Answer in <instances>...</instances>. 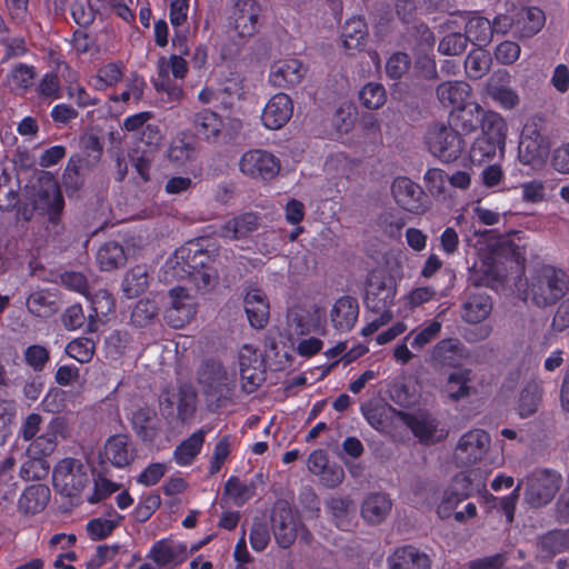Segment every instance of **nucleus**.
Listing matches in <instances>:
<instances>
[{"instance_id": "59", "label": "nucleus", "mask_w": 569, "mask_h": 569, "mask_svg": "<svg viewBox=\"0 0 569 569\" xmlns=\"http://www.w3.org/2000/svg\"><path fill=\"white\" fill-rule=\"evenodd\" d=\"M253 483H243L236 476H231L224 483V491L237 505H243L254 495Z\"/></svg>"}, {"instance_id": "62", "label": "nucleus", "mask_w": 569, "mask_h": 569, "mask_svg": "<svg viewBox=\"0 0 569 569\" xmlns=\"http://www.w3.org/2000/svg\"><path fill=\"white\" fill-rule=\"evenodd\" d=\"M160 506V495L157 492L149 493L148 496L141 498V500L134 507L132 517L137 522L143 523L152 517V515L159 509Z\"/></svg>"}, {"instance_id": "7", "label": "nucleus", "mask_w": 569, "mask_h": 569, "mask_svg": "<svg viewBox=\"0 0 569 569\" xmlns=\"http://www.w3.org/2000/svg\"><path fill=\"white\" fill-rule=\"evenodd\" d=\"M239 169L252 179L269 181L278 176L281 164L273 153L262 149H251L241 156Z\"/></svg>"}, {"instance_id": "27", "label": "nucleus", "mask_w": 569, "mask_h": 569, "mask_svg": "<svg viewBox=\"0 0 569 569\" xmlns=\"http://www.w3.org/2000/svg\"><path fill=\"white\" fill-rule=\"evenodd\" d=\"M131 422L137 436L144 442L154 441L160 432V420L151 408H139L133 412Z\"/></svg>"}, {"instance_id": "11", "label": "nucleus", "mask_w": 569, "mask_h": 569, "mask_svg": "<svg viewBox=\"0 0 569 569\" xmlns=\"http://www.w3.org/2000/svg\"><path fill=\"white\" fill-rule=\"evenodd\" d=\"M307 71L308 68L297 58L280 59L271 64L269 82L274 88L291 89L301 83Z\"/></svg>"}, {"instance_id": "14", "label": "nucleus", "mask_w": 569, "mask_h": 569, "mask_svg": "<svg viewBox=\"0 0 569 569\" xmlns=\"http://www.w3.org/2000/svg\"><path fill=\"white\" fill-rule=\"evenodd\" d=\"M293 102L291 98L282 92L270 98L262 110L261 121L267 129L278 130L282 128L292 117Z\"/></svg>"}, {"instance_id": "64", "label": "nucleus", "mask_w": 569, "mask_h": 569, "mask_svg": "<svg viewBox=\"0 0 569 569\" xmlns=\"http://www.w3.org/2000/svg\"><path fill=\"white\" fill-rule=\"evenodd\" d=\"M411 67V58L402 51L393 52L386 62V73L393 80L401 79Z\"/></svg>"}, {"instance_id": "13", "label": "nucleus", "mask_w": 569, "mask_h": 569, "mask_svg": "<svg viewBox=\"0 0 569 569\" xmlns=\"http://www.w3.org/2000/svg\"><path fill=\"white\" fill-rule=\"evenodd\" d=\"M260 12L257 0H236L231 20L239 37H251L257 32Z\"/></svg>"}, {"instance_id": "40", "label": "nucleus", "mask_w": 569, "mask_h": 569, "mask_svg": "<svg viewBox=\"0 0 569 569\" xmlns=\"http://www.w3.org/2000/svg\"><path fill=\"white\" fill-rule=\"evenodd\" d=\"M108 515L110 517L109 519L99 517L90 519L87 522L86 530L92 541H100L111 536L113 530L120 526L124 518L113 509H111Z\"/></svg>"}, {"instance_id": "31", "label": "nucleus", "mask_w": 569, "mask_h": 569, "mask_svg": "<svg viewBox=\"0 0 569 569\" xmlns=\"http://www.w3.org/2000/svg\"><path fill=\"white\" fill-rule=\"evenodd\" d=\"M391 500L381 492L370 493L361 505V516L369 523H380L389 515Z\"/></svg>"}, {"instance_id": "34", "label": "nucleus", "mask_w": 569, "mask_h": 569, "mask_svg": "<svg viewBox=\"0 0 569 569\" xmlns=\"http://www.w3.org/2000/svg\"><path fill=\"white\" fill-rule=\"evenodd\" d=\"M368 24L365 18L358 16L346 21L342 27L341 38L346 50H360L368 38Z\"/></svg>"}, {"instance_id": "56", "label": "nucleus", "mask_w": 569, "mask_h": 569, "mask_svg": "<svg viewBox=\"0 0 569 569\" xmlns=\"http://www.w3.org/2000/svg\"><path fill=\"white\" fill-rule=\"evenodd\" d=\"M50 471V463L47 458L27 457L20 469V476L24 480H42Z\"/></svg>"}, {"instance_id": "22", "label": "nucleus", "mask_w": 569, "mask_h": 569, "mask_svg": "<svg viewBox=\"0 0 569 569\" xmlns=\"http://www.w3.org/2000/svg\"><path fill=\"white\" fill-rule=\"evenodd\" d=\"M436 94L443 107L455 109L471 101L472 90L466 81H445L438 84Z\"/></svg>"}, {"instance_id": "51", "label": "nucleus", "mask_w": 569, "mask_h": 569, "mask_svg": "<svg viewBox=\"0 0 569 569\" xmlns=\"http://www.w3.org/2000/svg\"><path fill=\"white\" fill-rule=\"evenodd\" d=\"M359 101L368 110L381 108L387 100L385 87L379 82H368L359 91Z\"/></svg>"}, {"instance_id": "8", "label": "nucleus", "mask_w": 569, "mask_h": 569, "mask_svg": "<svg viewBox=\"0 0 569 569\" xmlns=\"http://www.w3.org/2000/svg\"><path fill=\"white\" fill-rule=\"evenodd\" d=\"M396 287L386 281L381 272H369L366 280L365 305L370 311H391L396 297Z\"/></svg>"}, {"instance_id": "28", "label": "nucleus", "mask_w": 569, "mask_h": 569, "mask_svg": "<svg viewBox=\"0 0 569 569\" xmlns=\"http://www.w3.org/2000/svg\"><path fill=\"white\" fill-rule=\"evenodd\" d=\"M259 226V217L252 212H244L226 221L220 228V236L230 240L248 237Z\"/></svg>"}, {"instance_id": "18", "label": "nucleus", "mask_w": 569, "mask_h": 569, "mask_svg": "<svg viewBox=\"0 0 569 569\" xmlns=\"http://www.w3.org/2000/svg\"><path fill=\"white\" fill-rule=\"evenodd\" d=\"M329 316L335 330L339 332L351 331L359 317L358 300L351 296L338 298L332 305Z\"/></svg>"}, {"instance_id": "9", "label": "nucleus", "mask_w": 569, "mask_h": 569, "mask_svg": "<svg viewBox=\"0 0 569 569\" xmlns=\"http://www.w3.org/2000/svg\"><path fill=\"white\" fill-rule=\"evenodd\" d=\"M239 370L242 388L251 393L266 379L264 360L250 345H243L239 351Z\"/></svg>"}, {"instance_id": "41", "label": "nucleus", "mask_w": 569, "mask_h": 569, "mask_svg": "<svg viewBox=\"0 0 569 569\" xmlns=\"http://www.w3.org/2000/svg\"><path fill=\"white\" fill-rule=\"evenodd\" d=\"M479 128L481 129L480 136L491 138L506 146L508 127L500 113L492 110H485Z\"/></svg>"}, {"instance_id": "5", "label": "nucleus", "mask_w": 569, "mask_h": 569, "mask_svg": "<svg viewBox=\"0 0 569 569\" xmlns=\"http://www.w3.org/2000/svg\"><path fill=\"white\" fill-rule=\"evenodd\" d=\"M561 475L551 469H538L527 476L525 501L531 508L547 506L559 491Z\"/></svg>"}, {"instance_id": "1", "label": "nucleus", "mask_w": 569, "mask_h": 569, "mask_svg": "<svg viewBox=\"0 0 569 569\" xmlns=\"http://www.w3.org/2000/svg\"><path fill=\"white\" fill-rule=\"evenodd\" d=\"M221 249L210 239H196L174 251L176 263L187 272L199 290L213 287L219 278Z\"/></svg>"}, {"instance_id": "26", "label": "nucleus", "mask_w": 569, "mask_h": 569, "mask_svg": "<svg viewBox=\"0 0 569 569\" xmlns=\"http://www.w3.org/2000/svg\"><path fill=\"white\" fill-rule=\"evenodd\" d=\"M244 310L251 327L262 329L269 319V302L260 289L247 292L244 297Z\"/></svg>"}, {"instance_id": "32", "label": "nucleus", "mask_w": 569, "mask_h": 569, "mask_svg": "<svg viewBox=\"0 0 569 569\" xmlns=\"http://www.w3.org/2000/svg\"><path fill=\"white\" fill-rule=\"evenodd\" d=\"M186 547L180 543H173L168 538H162L152 543L147 555L158 568L168 567L177 563V558L184 552Z\"/></svg>"}, {"instance_id": "19", "label": "nucleus", "mask_w": 569, "mask_h": 569, "mask_svg": "<svg viewBox=\"0 0 569 569\" xmlns=\"http://www.w3.org/2000/svg\"><path fill=\"white\" fill-rule=\"evenodd\" d=\"M103 458L113 467L123 469L134 460L136 450L127 435H113L108 438L104 445Z\"/></svg>"}, {"instance_id": "52", "label": "nucleus", "mask_w": 569, "mask_h": 569, "mask_svg": "<svg viewBox=\"0 0 569 569\" xmlns=\"http://www.w3.org/2000/svg\"><path fill=\"white\" fill-rule=\"evenodd\" d=\"M27 308L36 317L47 318L56 312V303L46 290H37L29 295Z\"/></svg>"}, {"instance_id": "35", "label": "nucleus", "mask_w": 569, "mask_h": 569, "mask_svg": "<svg viewBox=\"0 0 569 569\" xmlns=\"http://www.w3.org/2000/svg\"><path fill=\"white\" fill-rule=\"evenodd\" d=\"M471 369L460 368L449 373L446 385L445 392L448 398L452 401H459L470 396L471 387Z\"/></svg>"}, {"instance_id": "16", "label": "nucleus", "mask_w": 569, "mask_h": 569, "mask_svg": "<svg viewBox=\"0 0 569 569\" xmlns=\"http://www.w3.org/2000/svg\"><path fill=\"white\" fill-rule=\"evenodd\" d=\"M298 519L289 507H279L273 510L271 526L274 540L280 548H289L298 535Z\"/></svg>"}, {"instance_id": "29", "label": "nucleus", "mask_w": 569, "mask_h": 569, "mask_svg": "<svg viewBox=\"0 0 569 569\" xmlns=\"http://www.w3.org/2000/svg\"><path fill=\"white\" fill-rule=\"evenodd\" d=\"M546 17L541 9L528 7L521 9L515 19V32L520 38H531L545 26Z\"/></svg>"}, {"instance_id": "44", "label": "nucleus", "mask_w": 569, "mask_h": 569, "mask_svg": "<svg viewBox=\"0 0 569 569\" xmlns=\"http://www.w3.org/2000/svg\"><path fill=\"white\" fill-rule=\"evenodd\" d=\"M102 0H73L70 4V14L81 28H88L96 19Z\"/></svg>"}, {"instance_id": "23", "label": "nucleus", "mask_w": 569, "mask_h": 569, "mask_svg": "<svg viewBox=\"0 0 569 569\" xmlns=\"http://www.w3.org/2000/svg\"><path fill=\"white\" fill-rule=\"evenodd\" d=\"M174 47H179L180 54H171L169 58L160 57L158 60V78H169V73L176 79H183L188 73V63L182 54H189L186 38L177 37L172 40Z\"/></svg>"}, {"instance_id": "30", "label": "nucleus", "mask_w": 569, "mask_h": 569, "mask_svg": "<svg viewBox=\"0 0 569 569\" xmlns=\"http://www.w3.org/2000/svg\"><path fill=\"white\" fill-rule=\"evenodd\" d=\"M492 310L490 296L485 292L468 296L461 307V318L469 323H479L486 320Z\"/></svg>"}, {"instance_id": "55", "label": "nucleus", "mask_w": 569, "mask_h": 569, "mask_svg": "<svg viewBox=\"0 0 569 569\" xmlns=\"http://www.w3.org/2000/svg\"><path fill=\"white\" fill-rule=\"evenodd\" d=\"M148 288V274L141 267L131 269L123 278L122 289L127 297H138Z\"/></svg>"}, {"instance_id": "6", "label": "nucleus", "mask_w": 569, "mask_h": 569, "mask_svg": "<svg viewBox=\"0 0 569 569\" xmlns=\"http://www.w3.org/2000/svg\"><path fill=\"white\" fill-rule=\"evenodd\" d=\"M396 203L403 210L422 214L430 208V200L422 187L408 177H397L391 183Z\"/></svg>"}, {"instance_id": "4", "label": "nucleus", "mask_w": 569, "mask_h": 569, "mask_svg": "<svg viewBox=\"0 0 569 569\" xmlns=\"http://www.w3.org/2000/svg\"><path fill=\"white\" fill-rule=\"evenodd\" d=\"M91 468L76 458H63L52 472L54 488L67 497L78 496L90 482Z\"/></svg>"}, {"instance_id": "42", "label": "nucleus", "mask_w": 569, "mask_h": 569, "mask_svg": "<svg viewBox=\"0 0 569 569\" xmlns=\"http://www.w3.org/2000/svg\"><path fill=\"white\" fill-rule=\"evenodd\" d=\"M491 61L490 53L483 47L471 50L465 59L467 77L472 80L481 79L489 72Z\"/></svg>"}, {"instance_id": "43", "label": "nucleus", "mask_w": 569, "mask_h": 569, "mask_svg": "<svg viewBox=\"0 0 569 569\" xmlns=\"http://www.w3.org/2000/svg\"><path fill=\"white\" fill-rule=\"evenodd\" d=\"M351 501L346 498H331L327 502L329 512L338 529L350 531L355 526V513L350 510Z\"/></svg>"}, {"instance_id": "25", "label": "nucleus", "mask_w": 569, "mask_h": 569, "mask_svg": "<svg viewBox=\"0 0 569 569\" xmlns=\"http://www.w3.org/2000/svg\"><path fill=\"white\" fill-rule=\"evenodd\" d=\"M196 136L208 142H216L223 129L221 116L209 109L196 112L192 118Z\"/></svg>"}, {"instance_id": "48", "label": "nucleus", "mask_w": 569, "mask_h": 569, "mask_svg": "<svg viewBox=\"0 0 569 569\" xmlns=\"http://www.w3.org/2000/svg\"><path fill=\"white\" fill-rule=\"evenodd\" d=\"M124 74L122 62H109L100 67L93 78L96 90L103 91L109 87H114L120 82Z\"/></svg>"}, {"instance_id": "50", "label": "nucleus", "mask_w": 569, "mask_h": 569, "mask_svg": "<svg viewBox=\"0 0 569 569\" xmlns=\"http://www.w3.org/2000/svg\"><path fill=\"white\" fill-rule=\"evenodd\" d=\"M539 546L542 552L548 556H556L569 550V542L566 530L552 529L543 533L539 539Z\"/></svg>"}, {"instance_id": "46", "label": "nucleus", "mask_w": 569, "mask_h": 569, "mask_svg": "<svg viewBox=\"0 0 569 569\" xmlns=\"http://www.w3.org/2000/svg\"><path fill=\"white\" fill-rule=\"evenodd\" d=\"M463 345L457 338H447L437 342L433 357L443 365L455 366L463 356Z\"/></svg>"}, {"instance_id": "49", "label": "nucleus", "mask_w": 569, "mask_h": 569, "mask_svg": "<svg viewBox=\"0 0 569 569\" xmlns=\"http://www.w3.org/2000/svg\"><path fill=\"white\" fill-rule=\"evenodd\" d=\"M90 305L93 313L89 315V329L93 330L94 318L108 317L114 311L116 301L108 290L101 289L90 298Z\"/></svg>"}, {"instance_id": "17", "label": "nucleus", "mask_w": 569, "mask_h": 569, "mask_svg": "<svg viewBox=\"0 0 569 569\" xmlns=\"http://www.w3.org/2000/svg\"><path fill=\"white\" fill-rule=\"evenodd\" d=\"M485 110L476 101L451 109L448 117L449 124L461 134L476 132L480 124Z\"/></svg>"}, {"instance_id": "21", "label": "nucleus", "mask_w": 569, "mask_h": 569, "mask_svg": "<svg viewBox=\"0 0 569 569\" xmlns=\"http://www.w3.org/2000/svg\"><path fill=\"white\" fill-rule=\"evenodd\" d=\"M51 497L48 486L34 483L27 486L18 500V510L24 516H33L47 507Z\"/></svg>"}, {"instance_id": "33", "label": "nucleus", "mask_w": 569, "mask_h": 569, "mask_svg": "<svg viewBox=\"0 0 569 569\" xmlns=\"http://www.w3.org/2000/svg\"><path fill=\"white\" fill-rule=\"evenodd\" d=\"M206 430L199 429L182 440L173 451V459L178 466L187 467L192 465L201 452L204 443Z\"/></svg>"}, {"instance_id": "57", "label": "nucleus", "mask_w": 569, "mask_h": 569, "mask_svg": "<svg viewBox=\"0 0 569 569\" xmlns=\"http://www.w3.org/2000/svg\"><path fill=\"white\" fill-rule=\"evenodd\" d=\"M39 98L44 100H58L61 94V82L57 72H46L36 87Z\"/></svg>"}, {"instance_id": "36", "label": "nucleus", "mask_w": 569, "mask_h": 569, "mask_svg": "<svg viewBox=\"0 0 569 569\" xmlns=\"http://www.w3.org/2000/svg\"><path fill=\"white\" fill-rule=\"evenodd\" d=\"M401 421L411 430L413 436L422 443H428L433 438L438 429L436 419L428 417H418L413 413L399 411Z\"/></svg>"}, {"instance_id": "38", "label": "nucleus", "mask_w": 569, "mask_h": 569, "mask_svg": "<svg viewBox=\"0 0 569 569\" xmlns=\"http://www.w3.org/2000/svg\"><path fill=\"white\" fill-rule=\"evenodd\" d=\"M542 393L541 383L538 381H530L522 388L517 408L520 418L531 417L538 411Z\"/></svg>"}, {"instance_id": "24", "label": "nucleus", "mask_w": 569, "mask_h": 569, "mask_svg": "<svg viewBox=\"0 0 569 569\" xmlns=\"http://www.w3.org/2000/svg\"><path fill=\"white\" fill-rule=\"evenodd\" d=\"M389 569H430L431 560L425 552L413 546L397 548L388 557Z\"/></svg>"}, {"instance_id": "61", "label": "nucleus", "mask_w": 569, "mask_h": 569, "mask_svg": "<svg viewBox=\"0 0 569 569\" xmlns=\"http://www.w3.org/2000/svg\"><path fill=\"white\" fill-rule=\"evenodd\" d=\"M197 152L192 143L184 139H176L168 149V158L171 162L182 166L196 158Z\"/></svg>"}, {"instance_id": "54", "label": "nucleus", "mask_w": 569, "mask_h": 569, "mask_svg": "<svg viewBox=\"0 0 569 569\" xmlns=\"http://www.w3.org/2000/svg\"><path fill=\"white\" fill-rule=\"evenodd\" d=\"M36 76V68L32 64L19 62L11 69L9 79L16 89L27 93L32 88Z\"/></svg>"}, {"instance_id": "39", "label": "nucleus", "mask_w": 569, "mask_h": 569, "mask_svg": "<svg viewBox=\"0 0 569 569\" xmlns=\"http://www.w3.org/2000/svg\"><path fill=\"white\" fill-rule=\"evenodd\" d=\"M97 262L103 271L118 269L127 262V256L121 244L116 241H108L97 252Z\"/></svg>"}, {"instance_id": "37", "label": "nucleus", "mask_w": 569, "mask_h": 569, "mask_svg": "<svg viewBox=\"0 0 569 569\" xmlns=\"http://www.w3.org/2000/svg\"><path fill=\"white\" fill-rule=\"evenodd\" d=\"M492 28L488 18L475 13L466 22L465 34L476 47H485L492 39Z\"/></svg>"}, {"instance_id": "15", "label": "nucleus", "mask_w": 569, "mask_h": 569, "mask_svg": "<svg viewBox=\"0 0 569 569\" xmlns=\"http://www.w3.org/2000/svg\"><path fill=\"white\" fill-rule=\"evenodd\" d=\"M66 423L61 418H53L46 427V430L38 437L30 440L26 450L27 457H42L48 458L51 456L57 446L58 437L63 436Z\"/></svg>"}, {"instance_id": "58", "label": "nucleus", "mask_w": 569, "mask_h": 569, "mask_svg": "<svg viewBox=\"0 0 569 569\" xmlns=\"http://www.w3.org/2000/svg\"><path fill=\"white\" fill-rule=\"evenodd\" d=\"M92 477L94 488L91 496L88 497V502L91 505L99 503L120 488V483L108 479L102 472L94 473L92 471Z\"/></svg>"}, {"instance_id": "10", "label": "nucleus", "mask_w": 569, "mask_h": 569, "mask_svg": "<svg viewBox=\"0 0 569 569\" xmlns=\"http://www.w3.org/2000/svg\"><path fill=\"white\" fill-rule=\"evenodd\" d=\"M169 297L171 299V306L166 311V321L172 328H182L194 318L197 305L188 290L183 287L170 289Z\"/></svg>"}, {"instance_id": "53", "label": "nucleus", "mask_w": 569, "mask_h": 569, "mask_svg": "<svg viewBox=\"0 0 569 569\" xmlns=\"http://www.w3.org/2000/svg\"><path fill=\"white\" fill-rule=\"evenodd\" d=\"M357 108L351 102L341 103L335 111L331 123L337 133H348L357 120Z\"/></svg>"}, {"instance_id": "63", "label": "nucleus", "mask_w": 569, "mask_h": 569, "mask_svg": "<svg viewBox=\"0 0 569 569\" xmlns=\"http://www.w3.org/2000/svg\"><path fill=\"white\" fill-rule=\"evenodd\" d=\"M423 182L429 194L439 198L446 193L448 176L442 169L429 168L423 174Z\"/></svg>"}, {"instance_id": "45", "label": "nucleus", "mask_w": 569, "mask_h": 569, "mask_svg": "<svg viewBox=\"0 0 569 569\" xmlns=\"http://www.w3.org/2000/svg\"><path fill=\"white\" fill-rule=\"evenodd\" d=\"M198 396L191 385H181L177 392V418L182 422L189 421L197 409Z\"/></svg>"}, {"instance_id": "2", "label": "nucleus", "mask_w": 569, "mask_h": 569, "mask_svg": "<svg viewBox=\"0 0 569 569\" xmlns=\"http://www.w3.org/2000/svg\"><path fill=\"white\" fill-rule=\"evenodd\" d=\"M569 291V273L553 264L537 268L528 282L527 293L533 305L547 307L556 305Z\"/></svg>"}, {"instance_id": "20", "label": "nucleus", "mask_w": 569, "mask_h": 569, "mask_svg": "<svg viewBox=\"0 0 569 569\" xmlns=\"http://www.w3.org/2000/svg\"><path fill=\"white\" fill-rule=\"evenodd\" d=\"M530 129H522L519 142V160L523 164L537 166L547 157L550 148L549 139L546 136H529Z\"/></svg>"}, {"instance_id": "47", "label": "nucleus", "mask_w": 569, "mask_h": 569, "mask_svg": "<svg viewBox=\"0 0 569 569\" xmlns=\"http://www.w3.org/2000/svg\"><path fill=\"white\" fill-rule=\"evenodd\" d=\"M498 150L503 151L505 144L479 134L471 144L469 157L471 162L480 164L493 159Z\"/></svg>"}, {"instance_id": "60", "label": "nucleus", "mask_w": 569, "mask_h": 569, "mask_svg": "<svg viewBox=\"0 0 569 569\" xmlns=\"http://www.w3.org/2000/svg\"><path fill=\"white\" fill-rule=\"evenodd\" d=\"M94 342L90 338H79L70 341L66 347L69 357L80 363L89 362L94 355Z\"/></svg>"}, {"instance_id": "12", "label": "nucleus", "mask_w": 569, "mask_h": 569, "mask_svg": "<svg viewBox=\"0 0 569 569\" xmlns=\"http://www.w3.org/2000/svg\"><path fill=\"white\" fill-rule=\"evenodd\" d=\"M490 445V436L482 429H472L463 433L456 447V457L465 466L480 461Z\"/></svg>"}, {"instance_id": "3", "label": "nucleus", "mask_w": 569, "mask_h": 569, "mask_svg": "<svg viewBox=\"0 0 569 569\" xmlns=\"http://www.w3.org/2000/svg\"><path fill=\"white\" fill-rule=\"evenodd\" d=\"M425 143L429 152L443 163L457 161L466 149L461 133L450 124L435 122L428 127Z\"/></svg>"}]
</instances>
